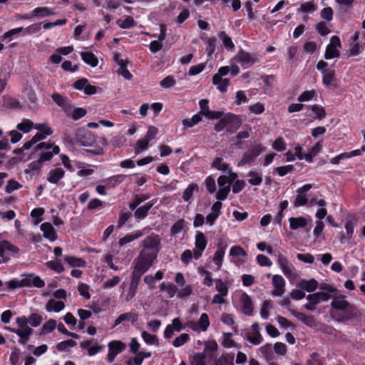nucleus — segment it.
<instances>
[{"mask_svg": "<svg viewBox=\"0 0 365 365\" xmlns=\"http://www.w3.org/2000/svg\"><path fill=\"white\" fill-rule=\"evenodd\" d=\"M330 317L337 322H346L359 316V310L344 297H334L331 302Z\"/></svg>", "mask_w": 365, "mask_h": 365, "instance_id": "1", "label": "nucleus"}, {"mask_svg": "<svg viewBox=\"0 0 365 365\" xmlns=\"http://www.w3.org/2000/svg\"><path fill=\"white\" fill-rule=\"evenodd\" d=\"M156 257L150 255L145 250H141L138 257L134 260L133 278L139 280L141 276L153 265Z\"/></svg>", "mask_w": 365, "mask_h": 365, "instance_id": "2", "label": "nucleus"}, {"mask_svg": "<svg viewBox=\"0 0 365 365\" xmlns=\"http://www.w3.org/2000/svg\"><path fill=\"white\" fill-rule=\"evenodd\" d=\"M37 150H44L40 155L37 162H33L32 164L35 165L36 163L41 164L46 161H49L52 159L53 154H58L60 148L57 145H53L48 143H40L36 146Z\"/></svg>", "mask_w": 365, "mask_h": 365, "instance_id": "3", "label": "nucleus"}, {"mask_svg": "<svg viewBox=\"0 0 365 365\" xmlns=\"http://www.w3.org/2000/svg\"><path fill=\"white\" fill-rule=\"evenodd\" d=\"M160 236L153 233L141 241L142 250H145L148 254L154 255L157 257L158 253L160 250Z\"/></svg>", "mask_w": 365, "mask_h": 365, "instance_id": "4", "label": "nucleus"}, {"mask_svg": "<svg viewBox=\"0 0 365 365\" xmlns=\"http://www.w3.org/2000/svg\"><path fill=\"white\" fill-rule=\"evenodd\" d=\"M289 312L298 320L310 328L320 329L323 331H326V329L328 328L327 326L317 322L312 315H307L304 313L297 312L294 309H289Z\"/></svg>", "mask_w": 365, "mask_h": 365, "instance_id": "5", "label": "nucleus"}, {"mask_svg": "<svg viewBox=\"0 0 365 365\" xmlns=\"http://www.w3.org/2000/svg\"><path fill=\"white\" fill-rule=\"evenodd\" d=\"M329 298L330 295L323 292L308 294L306 297L308 303L304 304V307L308 311H314L317 304L322 302H327Z\"/></svg>", "mask_w": 365, "mask_h": 365, "instance_id": "6", "label": "nucleus"}, {"mask_svg": "<svg viewBox=\"0 0 365 365\" xmlns=\"http://www.w3.org/2000/svg\"><path fill=\"white\" fill-rule=\"evenodd\" d=\"M277 256V261L279 267H280L283 274L289 278L296 277V270L292 264L287 259V258L282 253L275 255Z\"/></svg>", "mask_w": 365, "mask_h": 365, "instance_id": "7", "label": "nucleus"}, {"mask_svg": "<svg viewBox=\"0 0 365 365\" xmlns=\"http://www.w3.org/2000/svg\"><path fill=\"white\" fill-rule=\"evenodd\" d=\"M262 150L263 149L260 145L253 146L244 153L242 159L237 163V166L240 167L252 164L255 158L261 154Z\"/></svg>", "mask_w": 365, "mask_h": 365, "instance_id": "8", "label": "nucleus"}, {"mask_svg": "<svg viewBox=\"0 0 365 365\" xmlns=\"http://www.w3.org/2000/svg\"><path fill=\"white\" fill-rule=\"evenodd\" d=\"M341 43L339 36H333L329 43L327 46L324 58L327 60L339 57L340 55L339 48Z\"/></svg>", "mask_w": 365, "mask_h": 365, "instance_id": "9", "label": "nucleus"}, {"mask_svg": "<svg viewBox=\"0 0 365 365\" xmlns=\"http://www.w3.org/2000/svg\"><path fill=\"white\" fill-rule=\"evenodd\" d=\"M108 346V353L106 356V360L110 363L113 362L116 356L123 352L126 348L125 344L118 340L110 341Z\"/></svg>", "mask_w": 365, "mask_h": 365, "instance_id": "10", "label": "nucleus"}, {"mask_svg": "<svg viewBox=\"0 0 365 365\" xmlns=\"http://www.w3.org/2000/svg\"><path fill=\"white\" fill-rule=\"evenodd\" d=\"M246 339L253 345H259L263 341V337L260 334V327L257 322H255L251 326V329L246 333Z\"/></svg>", "mask_w": 365, "mask_h": 365, "instance_id": "11", "label": "nucleus"}, {"mask_svg": "<svg viewBox=\"0 0 365 365\" xmlns=\"http://www.w3.org/2000/svg\"><path fill=\"white\" fill-rule=\"evenodd\" d=\"M235 58L244 68H248L258 62V59L256 58L255 55L245 51H240Z\"/></svg>", "mask_w": 365, "mask_h": 365, "instance_id": "12", "label": "nucleus"}, {"mask_svg": "<svg viewBox=\"0 0 365 365\" xmlns=\"http://www.w3.org/2000/svg\"><path fill=\"white\" fill-rule=\"evenodd\" d=\"M75 140L81 145L89 146L94 142V137L90 131L81 128L77 131Z\"/></svg>", "mask_w": 365, "mask_h": 365, "instance_id": "13", "label": "nucleus"}, {"mask_svg": "<svg viewBox=\"0 0 365 365\" xmlns=\"http://www.w3.org/2000/svg\"><path fill=\"white\" fill-rule=\"evenodd\" d=\"M51 98L55 103L61 107L66 113L71 112L73 106L68 98L61 96L58 93H53Z\"/></svg>", "mask_w": 365, "mask_h": 365, "instance_id": "14", "label": "nucleus"}, {"mask_svg": "<svg viewBox=\"0 0 365 365\" xmlns=\"http://www.w3.org/2000/svg\"><path fill=\"white\" fill-rule=\"evenodd\" d=\"M138 317L137 313L133 312L123 313L116 318L113 327H115L121 324L125 326L126 322H130L133 324L138 320Z\"/></svg>", "mask_w": 365, "mask_h": 365, "instance_id": "15", "label": "nucleus"}, {"mask_svg": "<svg viewBox=\"0 0 365 365\" xmlns=\"http://www.w3.org/2000/svg\"><path fill=\"white\" fill-rule=\"evenodd\" d=\"M212 167L223 173H227L228 175H230L232 180H236L237 178V173L232 171L229 164L225 163L222 158H215L212 163Z\"/></svg>", "mask_w": 365, "mask_h": 365, "instance_id": "16", "label": "nucleus"}, {"mask_svg": "<svg viewBox=\"0 0 365 365\" xmlns=\"http://www.w3.org/2000/svg\"><path fill=\"white\" fill-rule=\"evenodd\" d=\"M73 86L77 90L83 91L84 93L86 95H93L97 91L96 87L89 84L86 78H81L76 81L73 84Z\"/></svg>", "mask_w": 365, "mask_h": 365, "instance_id": "17", "label": "nucleus"}, {"mask_svg": "<svg viewBox=\"0 0 365 365\" xmlns=\"http://www.w3.org/2000/svg\"><path fill=\"white\" fill-rule=\"evenodd\" d=\"M272 284L274 289L272 292L273 296L282 297L285 292V280L279 274L272 277Z\"/></svg>", "mask_w": 365, "mask_h": 365, "instance_id": "18", "label": "nucleus"}, {"mask_svg": "<svg viewBox=\"0 0 365 365\" xmlns=\"http://www.w3.org/2000/svg\"><path fill=\"white\" fill-rule=\"evenodd\" d=\"M210 326V320L208 315L205 313H202L199 319L198 322H190L189 327L195 331H205Z\"/></svg>", "mask_w": 365, "mask_h": 365, "instance_id": "19", "label": "nucleus"}, {"mask_svg": "<svg viewBox=\"0 0 365 365\" xmlns=\"http://www.w3.org/2000/svg\"><path fill=\"white\" fill-rule=\"evenodd\" d=\"M222 207V202L217 201L215 202L211 207V212L206 216V223L210 226L215 224L216 220L221 215V209Z\"/></svg>", "mask_w": 365, "mask_h": 365, "instance_id": "20", "label": "nucleus"}, {"mask_svg": "<svg viewBox=\"0 0 365 365\" xmlns=\"http://www.w3.org/2000/svg\"><path fill=\"white\" fill-rule=\"evenodd\" d=\"M230 256L235 258L234 263L237 265H241L245 263V260L240 257H245L247 256V252L240 246H232L230 250Z\"/></svg>", "mask_w": 365, "mask_h": 365, "instance_id": "21", "label": "nucleus"}, {"mask_svg": "<svg viewBox=\"0 0 365 365\" xmlns=\"http://www.w3.org/2000/svg\"><path fill=\"white\" fill-rule=\"evenodd\" d=\"M240 302L242 305V312L247 316H251L253 313V304L250 297L245 292H243L240 298Z\"/></svg>", "mask_w": 365, "mask_h": 365, "instance_id": "22", "label": "nucleus"}, {"mask_svg": "<svg viewBox=\"0 0 365 365\" xmlns=\"http://www.w3.org/2000/svg\"><path fill=\"white\" fill-rule=\"evenodd\" d=\"M65 175L64 170L60 167L51 169L48 173L47 180L52 184H57Z\"/></svg>", "mask_w": 365, "mask_h": 365, "instance_id": "23", "label": "nucleus"}, {"mask_svg": "<svg viewBox=\"0 0 365 365\" xmlns=\"http://www.w3.org/2000/svg\"><path fill=\"white\" fill-rule=\"evenodd\" d=\"M11 331L16 334L20 339L19 341V344H25L29 340L30 336L32 334L33 330L31 327H23L19 328L17 329H10Z\"/></svg>", "mask_w": 365, "mask_h": 365, "instance_id": "24", "label": "nucleus"}, {"mask_svg": "<svg viewBox=\"0 0 365 365\" xmlns=\"http://www.w3.org/2000/svg\"><path fill=\"white\" fill-rule=\"evenodd\" d=\"M41 230L43 233V237L51 242H53L57 240L58 235L52 226L49 222H44L41 225Z\"/></svg>", "mask_w": 365, "mask_h": 365, "instance_id": "25", "label": "nucleus"}, {"mask_svg": "<svg viewBox=\"0 0 365 365\" xmlns=\"http://www.w3.org/2000/svg\"><path fill=\"white\" fill-rule=\"evenodd\" d=\"M322 73V83L326 87L336 88V86L334 83L335 81V71L333 69H329L323 71Z\"/></svg>", "mask_w": 365, "mask_h": 365, "instance_id": "26", "label": "nucleus"}, {"mask_svg": "<svg viewBox=\"0 0 365 365\" xmlns=\"http://www.w3.org/2000/svg\"><path fill=\"white\" fill-rule=\"evenodd\" d=\"M64 261L71 267H85L86 266L85 259L73 255L66 256Z\"/></svg>", "mask_w": 365, "mask_h": 365, "instance_id": "27", "label": "nucleus"}, {"mask_svg": "<svg viewBox=\"0 0 365 365\" xmlns=\"http://www.w3.org/2000/svg\"><path fill=\"white\" fill-rule=\"evenodd\" d=\"M55 14L53 9L42 6V7H36L31 12V16L36 18H43L46 16H51Z\"/></svg>", "mask_w": 365, "mask_h": 365, "instance_id": "28", "label": "nucleus"}, {"mask_svg": "<svg viewBox=\"0 0 365 365\" xmlns=\"http://www.w3.org/2000/svg\"><path fill=\"white\" fill-rule=\"evenodd\" d=\"M289 222L290 229L293 230L304 228L308 224L307 219L304 217H290Z\"/></svg>", "mask_w": 365, "mask_h": 365, "instance_id": "29", "label": "nucleus"}, {"mask_svg": "<svg viewBox=\"0 0 365 365\" xmlns=\"http://www.w3.org/2000/svg\"><path fill=\"white\" fill-rule=\"evenodd\" d=\"M298 287L302 290L312 292L317 289L318 282L314 279L309 280L302 279L299 282Z\"/></svg>", "mask_w": 365, "mask_h": 365, "instance_id": "30", "label": "nucleus"}, {"mask_svg": "<svg viewBox=\"0 0 365 365\" xmlns=\"http://www.w3.org/2000/svg\"><path fill=\"white\" fill-rule=\"evenodd\" d=\"M65 308L64 302L61 301H56L55 299H50L46 304L45 309L47 312H59Z\"/></svg>", "mask_w": 365, "mask_h": 365, "instance_id": "31", "label": "nucleus"}, {"mask_svg": "<svg viewBox=\"0 0 365 365\" xmlns=\"http://www.w3.org/2000/svg\"><path fill=\"white\" fill-rule=\"evenodd\" d=\"M127 177L128 176L125 175L120 174L104 179L102 180V182H105L108 187H114L120 183L123 182L127 178Z\"/></svg>", "mask_w": 365, "mask_h": 365, "instance_id": "32", "label": "nucleus"}, {"mask_svg": "<svg viewBox=\"0 0 365 365\" xmlns=\"http://www.w3.org/2000/svg\"><path fill=\"white\" fill-rule=\"evenodd\" d=\"M227 131L235 133L241 125L239 117L232 115L227 117Z\"/></svg>", "mask_w": 365, "mask_h": 365, "instance_id": "33", "label": "nucleus"}, {"mask_svg": "<svg viewBox=\"0 0 365 365\" xmlns=\"http://www.w3.org/2000/svg\"><path fill=\"white\" fill-rule=\"evenodd\" d=\"M212 83L217 86V90L224 93L227 91L230 85V80L227 78H219L218 76L212 77Z\"/></svg>", "mask_w": 365, "mask_h": 365, "instance_id": "34", "label": "nucleus"}, {"mask_svg": "<svg viewBox=\"0 0 365 365\" xmlns=\"http://www.w3.org/2000/svg\"><path fill=\"white\" fill-rule=\"evenodd\" d=\"M234 358L233 353L223 354L216 360L214 365H234Z\"/></svg>", "mask_w": 365, "mask_h": 365, "instance_id": "35", "label": "nucleus"}, {"mask_svg": "<svg viewBox=\"0 0 365 365\" xmlns=\"http://www.w3.org/2000/svg\"><path fill=\"white\" fill-rule=\"evenodd\" d=\"M81 56L86 63L90 65L92 67H96L98 66V58L93 53L81 52Z\"/></svg>", "mask_w": 365, "mask_h": 365, "instance_id": "36", "label": "nucleus"}, {"mask_svg": "<svg viewBox=\"0 0 365 365\" xmlns=\"http://www.w3.org/2000/svg\"><path fill=\"white\" fill-rule=\"evenodd\" d=\"M153 206V203L147 202L144 205L138 207L135 211V217L140 220L144 219L148 215L149 210L151 209Z\"/></svg>", "mask_w": 365, "mask_h": 365, "instance_id": "37", "label": "nucleus"}, {"mask_svg": "<svg viewBox=\"0 0 365 365\" xmlns=\"http://www.w3.org/2000/svg\"><path fill=\"white\" fill-rule=\"evenodd\" d=\"M197 272L200 274L205 277L202 282L203 284L211 287L213 282H215V279L212 277L211 272L202 267L197 268Z\"/></svg>", "mask_w": 365, "mask_h": 365, "instance_id": "38", "label": "nucleus"}, {"mask_svg": "<svg viewBox=\"0 0 365 365\" xmlns=\"http://www.w3.org/2000/svg\"><path fill=\"white\" fill-rule=\"evenodd\" d=\"M218 36L227 51L232 50L235 48L232 38L225 31L220 32Z\"/></svg>", "mask_w": 365, "mask_h": 365, "instance_id": "39", "label": "nucleus"}, {"mask_svg": "<svg viewBox=\"0 0 365 365\" xmlns=\"http://www.w3.org/2000/svg\"><path fill=\"white\" fill-rule=\"evenodd\" d=\"M202 120V116L200 113H197L192 115L190 118H185L182 120V124L183 125L185 128H192L194 125H197Z\"/></svg>", "mask_w": 365, "mask_h": 365, "instance_id": "40", "label": "nucleus"}, {"mask_svg": "<svg viewBox=\"0 0 365 365\" xmlns=\"http://www.w3.org/2000/svg\"><path fill=\"white\" fill-rule=\"evenodd\" d=\"M195 245L197 250L204 251L206 248L207 240L205 237V235L200 231H197L196 232Z\"/></svg>", "mask_w": 365, "mask_h": 365, "instance_id": "41", "label": "nucleus"}, {"mask_svg": "<svg viewBox=\"0 0 365 365\" xmlns=\"http://www.w3.org/2000/svg\"><path fill=\"white\" fill-rule=\"evenodd\" d=\"M34 124L31 120L24 118L17 124L16 129L24 133H28L34 128Z\"/></svg>", "mask_w": 365, "mask_h": 365, "instance_id": "42", "label": "nucleus"}, {"mask_svg": "<svg viewBox=\"0 0 365 365\" xmlns=\"http://www.w3.org/2000/svg\"><path fill=\"white\" fill-rule=\"evenodd\" d=\"M46 266L58 274L62 273L65 269L61 259L48 261L46 262Z\"/></svg>", "mask_w": 365, "mask_h": 365, "instance_id": "43", "label": "nucleus"}, {"mask_svg": "<svg viewBox=\"0 0 365 365\" xmlns=\"http://www.w3.org/2000/svg\"><path fill=\"white\" fill-rule=\"evenodd\" d=\"M215 289L218 292V294H224V295L228 294L229 286L226 282H224L220 279H215Z\"/></svg>", "mask_w": 365, "mask_h": 365, "instance_id": "44", "label": "nucleus"}, {"mask_svg": "<svg viewBox=\"0 0 365 365\" xmlns=\"http://www.w3.org/2000/svg\"><path fill=\"white\" fill-rule=\"evenodd\" d=\"M225 247H218L216 250L214 257L213 262L217 266V268L220 269L222 266L224 255H225Z\"/></svg>", "mask_w": 365, "mask_h": 365, "instance_id": "45", "label": "nucleus"}, {"mask_svg": "<svg viewBox=\"0 0 365 365\" xmlns=\"http://www.w3.org/2000/svg\"><path fill=\"white\" fill-rule=\"evenodd\" d=\"M117 24L120 28L127 29L132 28L135 25V22L133 17L126 16L124 19H118Z\"/></svg>", "mask_w": 365, "mask_h": 365, "instance_id": "46", "label": "nucleus"}, {"mask_svg": "<svg viewBox=\"0 0 365 365\" xmlns=\"http://www.w3.org/2000/svg\"><path fill=\"white\" fill-rule=\"evenodd\" d=\"M206 52L207 53V60L212 58V54L215 51L216 39L215 38H208L206 41Z\"/></svg>", "mask_w": 365, "mask_h": 365, "instance_id": "47", "label": "nucleus"}, {"mask_svg": "<svg viewBox=\"0 0 365 365\" xmlns=\"http://www.w3.org/2000/svg\"><path fill=\"white\" fill-rule=\"evenodd\" d=\"M317 93L314 90L306 91L297 98L298 101L304 102L316 98Z\"/></svg>", "mask_w": 365, "mask_h": 365, "instance_id": "48", "label": "nucleus"}, {"mask_svg": "<svg viewBox=\"0 0 365 365\" xmlns=\"http://www.w3.org/2000/svg\"><path fill=\"white\" fill-rule=\"evenodd\" d=\"M198 190V186L196 184H190L187 186V187L185 190L182 198L185 202H189L192 196L194 191Z\"/></svg>", "mask_w": 365, "mask_h": 365, "instance_id": "49", "label": "nucleus"}, {"mask_svg": "<svg viewBox=\"0 0 365 365\" xmlns=\"http://www.w3.org/2000/svg\"><path fill=\"white\" fill-rule=\"evenodd\" d=\"M297 195L294 201V206L297 207L305 205L307 203V193H303L298 190H297Z\"/></svg>", "mask_w": 365, "mask_h": 365, "instance_id": "50", "label": "nucleus"}, {"mask_svg": "<svg viewBox=\"0 0 365 365\" xmlns=\"http://www.w3.org/2000/svg\"><path fill=\"white\" fill-rule=\"evenodd\" d=\"M149 147V142L144 138L138 140L135 145V154L138 155L142 152L146 150Z\"/></svg>", "mask_w": 365, "mask_h": 365, "instance_id": "51", "label": "nucleus"}, {"mask_svg": "<svg viewBox=\"0 0 365 365\" xmlns=\"http://www.w3.org/2000/svg\"><path fill=\"white\" fill-rule=\"evenodd\" d=\"M56 327V322L54 319H49L42 327L41 334H47L55 329Z\"/></svg>", "mask_w": 365, "mask_h": 365, "instance_id": "52", "label": "nucleus"}, {"mask_svg": "<svg viewBox=\"0 0 365 365\" xmlns=\"http://www.w3.org/2000/svg\"><path fill=\"white\" fill-rule=\"evenodd\" d=\"M222 345L227 349L236 346L235 341L232 339L231 333H223Z\"/></svg>", "mask_w": 365, "mask_h": 365, "instance_id": "53", "label": "nucleus"}, {"mask_svg": "<svg viewBox=\"0 0 365 365\" xmlns=\"http://www.w3.org/2000/svg\"><path fill=\"white\" fill-rule=\"evenodd\" d=\"M189 340H190L189 334H187L186 333H183L175 339V340L173 341V345L175 347H180V346L184 345Z\"/></svg>", "mask_w": 365, "mask_h": 365, "instance_id": "54", "label": "nucleus"}, {"mask_svg": "<svg viewBox=\"0 0 365 365\" xmlns=\"http://www.w3.org/2000/svg\"><path fill=\"white\" fill-rule=\"evenodd\" d=\"M22 185L19 182L14 179H11L8 181L7 185H6L5 191L9 194L20 189Z\"/></svg>", "mask_w": 365, "mask_h": 365, "instance_id": "55", "label": "nucleus"}, {"mask_svg": "<svg viewBox=\"0 0 365 365\" xmlns=\"http://www.w3.org/2000/svg\"><path fill=\"white\" fill-rule=\"evenodd\" d=\"M317 10V6L313 1H307L301 4L299 11L302 13H312Z\"/></svg>", "mask_w": 365, "mask_h": 365, "instance_id": "56", "label": "nucleus"}, {"mask_svg": "<svg viewBox=\"0 0 365 365\" xmlns=\"http://www.w3.org/2000/svg\"><path fill=\"white\" fill-rule=\"evenodd\" d=\"M141 336L144 341L148 344H157L158 343V338L155 335L149 334L148 332L143 331L141 333Z\"/></svg>", "mask_w": 365, "mask_h": 365, "instance_id": "57", "label": "nucleus"}, {"mask_svg": "<svg viewBox=\"0 0 365 365\" xmlns=\"http://www.w3.org/2000/svg\"><path fill=\"white\" fill-rule=\"evenodd\" d=\"M44 214V209L41 207L35 208L31 210V216L35 219L34 224L38 225L42 221V215Z\"/></svg>", "mask_w": 365, "mask_h": 365, "instance_id": "58", "label": "nucleus"}, {"mask_svg": "<svg viewBox=\"0 0 365 365\" xmlns=\"http://www.w3.org/2000/svg\"><path fill=\"white\" fill-rule=\"evenodd\" d=\"M78 291L79 294L86 299H89L91 298V294L89 292V286L85 283L80 282L78 285Z\"/></svg>", "mask_w": 365, "mask_h": 365, "instance_id": "59", "label": "nucleus"}, {"mask_svg": "<svg viewBox=\"0 0 365 365\" xmlns=\"http://www.w3.org/2000/svg\"><path fill=\"white\" fill-rule=\"evenodd\" d=\"M248 109L251 113L255 115H259L264 111V106L262 103L257 102L255 104L250 105Z\"/></svg>", "mask_w": 365, "mask_h": 365, "instance_id": "60", "label": "nucleus"}, {"mask_svg": "<svg viewBox=\"0 0 365 365\" xmlns=\"http://www.w3.org/2000/svg\"><path fill=\"white\" fill-rule=\"evenodd\" d=\"M248 175L250 177L248 181L252 185H259L262 183V178L258 173L251 171Z\"/></svg>", "mask_w": 365, "mask_h": 365, "instance_id": "61", "label": "nucleus"}, {"mask_svg": "<svg viewBox=\"0 0 365 365\" xmlns=\"http://www.w3.org/2000/svg\"><path fill=\"white\" fill-rule=\"evenodd\" d=\"M28 319L29 323L34 327L39 326L43 320L42 317L37 313L31 314Z\"/></svg>", "mask_w": 365, "mask_h": 365, "instance_id": "62", "label": "nucleus"}, {"mask_svg": "<svg viewBox=\"0 0 365 365\" xmlns=\"http://www.w3.org/2000/svg\"><path fill=\"white\" fill-rule=\"evenodd\" d=\"M126 142V138L123 135H115L113 136L110 143L115 148H120L123 146Z\"/></svg>", "mask_w": 365, "mask_h": 365, "instance_id": "63", "label": "nucleus"}, {"mask_svg": "<svg viewBox=\"0 0 365 365\" xmlns=\"http://www.w3.org/2000/svg\"><path fill=\"white\" fill-rule=\"evenodd\" d=\"M311 109L314 114L315 115V118L322 119L326 116V112L323 107L318 105H313L311 107Z\"/></svg>", "mask_w": 365, "mask_h": 365, "instance_id": "64", "label": "nucleus"}]
</instances>
